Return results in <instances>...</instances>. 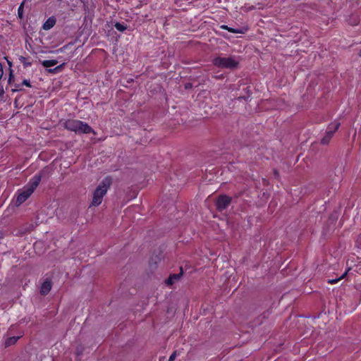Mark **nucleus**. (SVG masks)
<instances>
[{"label": "nucleus", "instance_id": "obj_1", "mask_svg": "<svg viewBox=\"0 0 361 361\" xmlns=\"http://www.w3.org/2000/svg\"><path fill=\"white\" fill-rule=\"evenodd\" d=\"M44 175L45 171H40L32 176L21 190H18L16 200L17 206L22 204L32 195L36 188L39 186L42 178Z\"/></svg>", "mask_w": 361, "mask_h": 361}, {"label": "nucleus", "instance_id": "obj_2", "mask_svg": "<svg viewBox=\"0 0 361 361\" xmlns=\"http://www.w3.org/2000/svg\"><path fill=\"white\" fill-rule=\"evenodd\" d=\"M65 129L76 134H95L94 130L87 123L77 119H67L63 123Z\"/></svg>", "mask_w": 361, "mask_h": 361}, {"label": "nucleus", "instance_id": "obj_3", "mask_svg": "<svg viewBox=\"0 0 361 361\" xmlns=\"http://www.w3.org/2000/svg\"><path fill=\"white\" fill-rule=\"evenodd\" d=\"M112 184V178L111 176H106L99 184L94 190L92 200V205L97 207L99 206L103 200L104 196L106 194L108 190Z\"/></svg>", "mask_w": 361, "mask_h": 361}, {"label": "nucleus", "instance_id": "obj_4", "mask_svg": "<svg viewBox=\"0 0 361 361\" xmlns=\"http://www.w3.org/2000/svg\"><path fill=\"white\" fill-rule=\"evenodd\" d=\"M212 64L219 68L235 69L238 66L239 61L235 56L221 57L216 56L212 61Z\"/></svg>", "mask_w": 361, "mask_h": 361}, {"label": "nucleus", "instance_id": "obj_5", "mask_svg": "<svg viewBox=\"0 0 361 361\" xmlns=\"http://www.w3.org/2000/svg\"><path fill=\"white\" fill-rule=\"evenodd\" d=\"M340 126L341 123L336 121H334L328 126L326 135L322 139V143L323 145H327L329 142L334 133L339 128Z\"/></svg>", "mask_w": 361, "mask_h": 361}, {"label": "nucleus", "instance_id": "obj_6", "mask_svg": "<svg viewBox=\"0 0 361 361\" xmlns=\"http://www.w3.org/2000/svg\"><path fill=\"white\" fill-rule=\"evenodd\" d=\"M232 198L226 195H219L216 201V207L217 210L221 212L226 209L231 204Z\"/></svg>", "mask_w": 361, "mask_h": 361}, {"label": "nucleus", "instance_id": "obj_7", "mask_svg": "<svg viewBox=\"0 0 361 361\" xmlns=\"http://www.w3.org/2000/svg\"><path fill=\"white\" fill-rule=\"evenodd\" d=\"M183 274V268L180 267V271L178 274H171L169 275L168 279L165 280V284L171 287L176 281H179Z\"/></svg>", "mask_w": 361, "mask_h": 361}, {"label": "nucleus", "instance_id": "obj_8", "mask_svg": "<svg viewBox=\"0 0 361 361\" xmlns=\"http://www.w3.org/2000/svg\"><path fill=\"white\" fill-rule=\"evenodd\" d=\"M51 288V281L50 279H47L42 284L40 288V293L43 295H47Z\"/></svg>", "mask_w": 361, "mask_h": 361}, {"label": "nucleus", "instance_id": "obj_9", "mask_svg": "<svg viewBox=\"0 0 361 361\" xmlns=\"http://www.w3.org/2000/svg\"><path fill=\"white\" fill-rule=\"evenodd\" d=\"M220 28L222 30H228V32L234 34H245L247 31V29L241 28V29H235L231 27H228L226 25H222L220 26Z\"/></svg>", "mask_w": 361, "mask_h": 361}, {"label": "nucleus", "instance_id": "obj_10", "mask_svg": "<svg viewBox=\"0 0 361 361\" xmlns=\"http://www.w3.org/2000/svg\"><path fill=\"white\" fill-rule=\"evenodd\" d=\"M56 18L53 16L49 17L42 25V28L44 30H49L52 28L56 24Z\"/></svg>", "mask_w": 361, "mask_h": 361}, {"label": "nucleus", "instance_id": "obj_11", "mask_svg": "<svg viewBox=\"0 0 361 361\" xmlns=\"http://www.w3.org/2000/svg\"><path fill=\"white\" fill-rule=\"evenodd\" d=\"M58 63L57 60L52 59V60H44L41 62L42 65L44 68H50L51 66H54L56 65Z\"/></svg>", "mask_w": 361, "mask_h": 361}, {"label": "nucleus", "instance_id": "obj_12", "mask_svg": "<svg viewBox=\"0 0 361 361\" xmlns=\"http://www.w3.org/2000/svg\"><path fill=\"white\" fill-rule=\"evenodd\" d=\"M19 338H20L19 336H11V337L8 338L5 342L6 346L8 347L12 345H14L18 341V340Z\"/></svg>", "mask_w": 361, "mask_h": 361}, {"label": "nucleus", "instance_id": "obj_13", "mask_svg": "<svg viewBox=\"0 0 361 361\" xmlns=\"http://www.w3.org/2000/svg\"><path fill=\"white\" fill-rule=\"evenodd\" d=\"M65 63H63L57 66H56L54 68H49L47 70V71L50 73L55 74L61 72L63 70V68L64 67Z\"/></svg>", "mask_w": 361, "mask_h": 361}, {"label": "nucleus", "instance_id": "obj_14", "mask_svg": "<svg viewBox=\"0 0 361 361\" xmlns=\"http://www.w3.org/2000/svg\"><path fill=\"white\" fill-rule=\"evenodd\" d=\"M20 62L23 64L24 68H27L32 66V62L29 61V59L25 56H20L19 57Z\"/></svg>", "mask_w": 361, "mask_h": 361}, {"label": "nucleus", "instance_id": "obj_15", "mask_svg": "<svg viewBox=\"0 0 361 361\" xmlns=\"http://www.w3.org/2000/svg\"><path fill=\"white\" fill-rule=\"evenodd\" d=\"M7 62H8V64L9 66V77H8V82L9 84H11L13 80H14V75H13V71L12 69L11 68V66H12V62L7 60Z\"/></svg>", "mask_w": 361, "mask_h": 361}, {"label": "nucleus", "instance_id": "obj_16", "mask_svg": "<svg viewBox=\"0 0 361 361\" xmlns=\"http://www.w3.org/2000/svg\"><path fill=\"white\" fill-rule=\"evenodd\" d=\"M114 27L120 32H123L127 29V25L124 23L117 22L115 23Z\"/></svg>", "mask_w": 361, "mask_h": 361}, {"label": "nucleus", "instance_id": "obj_17", "mask_svg": "<svg viewBox=\"0 0 361 361\" xmlns=\"http://www.w3.org/2000/svg\"><path fill=\"white\" fill-rule=\"evenodd\" d=\"M22 85H25L27 87H32V85L30 84V81L29 80H27V79L23 80L21 84L16 85V87L17 90H22V88H21Z\"/></svg>", "mask_w": 361, "mask_h": 361}, {"label": "nucleus", "instance_id": "obj_18", "mask_svg": "<svg viewBox=\"0 0 361 361\" xmlns=\"http://www.w3.org/2000/svg\"><path fill=\"white\" fill-rule=\"evenodd\" d=\"M347 274V271H345L339 279H334V280H330L329 281V283L334 284L337 283L341 279H343L345 275Z\"/></svg>", "mask_w": 361, "mask_h": 361}, {"label": "nucleus", "instance_id": "obj_19", "mask_svg": "<svg viewBox=\"0 0 361 361\" xmlns=\"http://www.w3.org/2000/svg\"><path fill=\"white\" fill-rule=\"evenodd\" d=\"M178 353H177V351L175 350L171 355V356L169 357V361H174L176 356H177Z\"/></svg>", "mask_w": 361, "mask_h": 361}, {"label": "nucleus", "instance_id": "obj_20", "mask_svg": "<svg viewBox=\"0 0 361 361\" xmlns=\"http://www.w3.org/2000/svg\"><path fill=\"white\" fill-rule=\"evenodd\" d=\"M3 75H4L3 66H2L1 63H0V80L2 78Z\"/></svg>", "mask_w": 361, "mask_h": 361}, {"label": "nucleus", "instance_id": "obj_21", "mask_svg": "<svg viewBox=\"0 0 361 361\" xmlns=\"http://www.w3.org/2000/svg\"><path fill=\"white\" fill-rule=\"evenodd\" d=\"M255 8H256V6H249V7L247 8V10H248V11H252V10H254V9H255Z\"/></svg>", "mask_w": 361, "mask_h": 361}, {"label": "nucleus", "instance_id": "obj_22", "mask_svg": "<svg viewBox=\"0 0 361 361\" xmlns=\"http://www.w3.org/2000/svg\"><path fill=\"white\" fill-rule=\"evenodd\" d=\"M274 174L276 176V177H279V172L276 171V170H274Z\"/></svg>", "mask_w": 361, "mask_h": 361}, {"label": "nucleus", "instance_id": "obj_23", "mask_svg": "<svg viewBox=\"0 0 361 361\" xmlns=\"http://www.w3.org/2000/svg\"><path fill=\"white\" fill-rule=\"evenodd\" d=\"M21 7H22V4L20 6L19 8H18V14L20 15V12H21Z\"/></svg>", "mask_w": 361, "mask_h": 361}, {"label": "nucleus", "instance_id": "obj_24", "mask_svg": "<svg viewBox=\"0 0 361 361\" xmlns=\"http://www.w3.org/2000/svg\"><path fill=\"white\" fill-rule=\"evenodd\" d=\"M191 87V85H190V83H188V84H187V85H185V88H186V89H188V88H189V87Z\"/></svg>", "mask_w": 361, "mask_h": 361}, {"label": "nucleus", "instance_id": "obj_25", "mask_svg": "<svg viewBox=\"0 0 361 361\" xmlns=\"http://www.w3.org/2000/svg\"><path fill=\"white\" fill-rule=\"evenodd\" d=\"M359 56H361V49L359 51Z\"/></svg>", "mask_w": 361, "mask_h": 361}, {"label": "nucleus", "instance_id": "obj_26", "mask_svg": "<svg viewBox=\"0 0 361 361\" xmlns=\"http://www.w3.org/2000/svg\"><path fill=\"white\" fill-rule=\"evenodd\" d=\"M2 236H3V235H2V233H0V239H1V238H2Z\"/></svg>", "mask_w": 361, "mask_h": 361}]
</instances>
